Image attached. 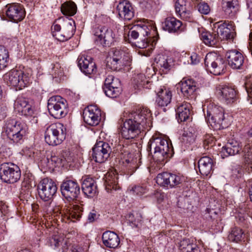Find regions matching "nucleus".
Masks as SVG:
<instances>
[{
	"label": "nucleus",
	"instance_id": "nucleus-1",
	"mask_svg": "<svg viewBox=\"0 0 252 252\" xmlns=\"http://www.w3.org/2000/svg\"><path fill=\"white\" fill-rule=\"evenodd\" d=\"M151 120V111L148 108L139 109L124 122L121 130L122 136L126 139L135 138L142 131L150 129Z\"/></svg>",
	"mask_w": 252,
	"mask_h": 252
},
{
	"label": "nucleus",
	"instance_id": "nucleus-2",
	"mask_svg": "<svg viewBox=\"0 0 252 252\" xmlns=\"http://www.w3.org/2000/svg\"><path fill=\"white\" fill-rule=\"evenodd\" d=\"M148 148L154 152V158L159 161L163 160L168 154L172 155L173 150L171 143L162 137H152L148 143Z\"/></svg>",
	"mask_w": 252,
	"mask_h": 252
},
{
	"label": "nucleus",
	"instance_id": "nucleus-3",
	"mask_svg": "<svg viewBox=\"0 0 252 252\" xmlns=\"http://www.w3.org/2000/svg\"><path fill=\"white\" fill-rule=\"evenodd\" d=\"M66 128L60 123H56L48 126L45 132V142L49 145L61 144L65 139Z\"/></svg>",
	"mask_w": 252,
	"mask_h": 252
},
{
	"label": "nucleus",
	"instance_id": "nucleus-4",
	"mask_svg": "<svg viewBox=\"0 0 252 252\" xmlns=\"http://www.w3.org/2000/svg\"><path fill=\"white\" fill-rule=\"evenodd\" d=\"M26 130L24 124L15 119H9L6 121L2 132L14 142H18L25 135Z\"/></svg>",
	"mask_w": 252,
	"mask_h": 252
},
{
	"label": "nucleus",
	"instance_id": "nucleus-5",
	"mask_svg": "<svg viewBox=\"0 0 252 252\" xmlns=\"http://www.w3.org/2000/svg\"><path fill=\"white\" fill-rule=\"evenodd\" d=\"M31 76L28 72L21 70L13 69L6 73L4 78L9 86L22 90L30 83Z\"/></svg>",
	"mask_w": 252,
	"mask_h": 252
},
{
	"label": "nucleus",
	"instance_id": "nucleus-6",
	"mask_svg": "<svg viewBox=\"0 0 252 252\" xmlns=\"http://www.w3.org/2000/svg\"><path fill=\"white\" fill-rule=\"evenodd\" d=\"M206 119L214 129H220L224 126V111L222 107L214 103H210L207 107Z\"/></svg>",
	"mask_w": 252,
	"mask_h": 252
},
{
	"label": "nucleus",
	"instance_id": "nucleus-7",
	"mask_svg": "<svg viewBox=\"0 0 252 252\" xmlns=\"http://www.w3.org/2000/svg\"><path fill=\"white\" fill-rule=\"evenodd\" d=\"M47 106L49 114L55 119L63 118L68 113L66 100L59 95L51 97L48 99Z\"/></svg>",
	"mask_w": 252,
	"mask_h": 252
},
{
	"label": "nucleus",
	"instance_id": "nucleus-8",
	"mask_svg": "<svg viewBox=\"0 0 252 252\" xmlns=\"http://www.w3.org/2000/svg\"><path fill=\"white\" fill-rule=\"evenodd\" d=\"M93 34L95 42L103 46H111L117 41L118 37L111 29L104 26L96 27L93 30Z\"/></svg>",
	"mask_w": 252,
	"mask_h": 252
},
{
	"label": "nucleus",
	"instance_id": "nucleus-9",
	"mask_svg": "<svg viewBox=\"0 0 252 252\" xmlns=\"http://www.w3.org/2000/svg\"><path fill=\"white\" fill-rule=\"evenodd\" d=\"M204 64L206 69L215 75L222 74L225 68L224 60L215 52H210L206 54Z\"/></svg>",
	"mask_w": 252,
	"mask_h": 252
},
{
	"label": "nucleus",
	"instance_id": "nucleus-10",
	"mask_svg": "<svg viewBox=\"0 0 252 252\" xmlns=\"http://www.w3.org/2000/svg\"><path fill=\"white\" fill-rule=\"evenodd\" d=\"M0 179L5 183L13 184L21 177L19 167L12 163H3L0 166Z\"/></svg>",
	"mask_w": 252,
	"mask_h": 252
},
{
	"label": "nucleus",
	"instance_id": "nucleus-11",
	"mask_svg": "<svg viewBox=\"0 0 252 252\" xmlns=\"http://www.w3.org/2000/svg\"><path fill=\"white\" fill-rule=\"evenodd\" d=\"M184 181V177L180 174L169 172L159 173L156 178L157 183L161 187L171 189L181 184Z\"/></svg>",
	"mask_w": 252,
	"mask_h": 252
},
{
	"label": "nucleus",
	"instance_id": "nucleus-12",
	"mask_svg": "<svg viewBox=\"0 0 252 252\" xmlns=\"http://www.w3.org/2000/svg\"><path fill=\"white\" fill-rule=\"evenodd\" d=\"M57 190V187L55 182L48 178L42 179L38 185L39 197L45 201L52 199Z\"/></svg>",
	"mask_w": 252,
	"mask_h": 252
},
{
	"label": "nucleus",
	"instance_id": "nucleus-13",
	"mask_svg": "<svg viewBox=\"0 0 252 252\" xmlns=\"http://www.w3.org/2000/svg\"><path fill=\"white\" fill-rule=\"evenodd\" d=\"M103 91L107 96L111 98L117 97L122 91L120 81L113 75H108L105 80Z\"/></svg>",
	"mask_w": 252,
	"mask_h": 252
},
{
	"label": "nucleus",
	"instance_id": "nucleus-14",
	"mask_svg": "<svg viewBox=\"0 0 252 252\" xmlns=\"http://www.w3.org/2000/svg\"><path fill=\"white\" fill-rule=\"evenodd\" d=\"M111 148L109 144L103 141H97L93 148L92 156L99 163L104 162L110 156Z\"/></svg>",
	"mask_w": 252,
	"mask_h": 252
},
{
	"label": "nucleus",
	"instance_id": "nucleus-15",
	"mask_svg": "<svg viewBox=\"0 0 252 252\" xmlns=\"http://www.w3.org/2000/svg\"><path fill=\"white\" fill-rule=\"evenodd\" d=\"M61 190L62 195L67 199H75L80 192V187L75 180L64 181L61 185Z\"/></svg>",
	"mask_w": 252,
	"mask_h": 252
},
{
	"label": "nucleus",
	"instance_id": "nucleus-16",
	"mask_svg": "<svg viewBox=\"0 0 252 252\" xmlns=\"http://www.w3.org/2000/svg\"><path fill=\"white\" fill-rule=\"evenodd\" d=\"M83 117L84 122L89 125H97L101 119V111L95 105H90L83 111Z\"/></svg>",
	"mask_w": 252,
	"mask_h": 252
},
{
	"label": "nucleus",
	"instance_id": "nucleus-17",
	"mask_svg": "<svg viewBox=\"0 0 252 252\" xmlns=\"http://www.w3.org/2000/svg\"><path fill=\"white\" fill-rule=\"evenodd\" d=\"M175 8L177 16L182 19L187 21L193 20L192 7L187 0H177Z\"/></svg>",
	"mask_w": 252,
	"mask_h": 252
},
{
	"label": "nucleus",
	"instance_id": "nucleus-18",
	"mask_svg": "<svg viewBox=\"0 0 252 252\" xmlns=\"http://www.w3.org/2000/svg\"><path fill=\"white\" fill-rule=\"evenodd\" d=\"M6 14L7 17L14 22L22 21L25 16V9L19 3H12L6 5Z\"/></svg>",
	"mask_w": 252,
	"mask_h": 252
},
{
	"label": "nucleus",
	"instance_id": "nucleus-19",
	"mask_svg": "<svg viewBox=\"0 0 252 252\" xmlns=\"http://www.w3.org/2000/svg\"><path fill=\"white\" fill-rule=\"evenodd\" d=\"M218 95L227 103H232L237 97V92L233 87L220 85L217 89Z\"/></svg>",
	"mask_w": 252,
	"mask_h": 252
},
{
	"label": "nucleus",
	"instance_id": "nucleus-20",
	"mask_svg": "<svg viewBox=\"0 0 252 252\" xmlns=\"http://www.w3.org/2000/svg\"><path fill=\"white\" fill-rule=\"evenodd\" d=\"M226 57L228 65L232 69L242 68L244 63V57L240 52L236 50L228 51L226 53Z\"/></svg>",
	"mask_w": 252,
	"mask_h": 252
},
{
	"label": "nucleus",
	"instance_id": "nucleus-21",
	"mask_svg": "<svg viewBox=\"0 0 252 252\" xmlns=\"http://www.w3.org/2000/svg\"><path fill=\"white\" fill-rule=\"evenodd\" d=\"M215 25L218 27L217 33H216L218 34V37L220 35L223 39L233 38L235 29L232 22L228 21H220L216 23Z\"/></svg>",
	"mask_w": 252,
	"mask_h": 252
},
{
	"label": "nucleus",
	"instance_id": "nucleus-22",
	"mask_svg": "<svg viewBox=\"0 0 252 252\" xmlns=\"http://www.w3.org/2000/svg\"><path fill=\"white\" fill-rule=\"evenodd\" d=\"M14 109L19 115L25 116H31L33 114L32 106L25 97H18L14 103Z\"/></svg>",
	"mask_w": 252,
	"mask_h": 252
},
{
	"label": "nucleus",
	"instance_id": "nucleus-23",
	"mask_svg": "<svg viewBox=\"0 0 252 252\" xmlns=\"http://www.w3.org/2000/svg\"><path fill=\"white\" fill-rule=\"evenodd\" d=\"M119 17L125 20L129 21L134 16V10L131 4L127 0L119 2L117 6Z\"/></svg>",
	"mask_w": 252,
	"mask_h": 252
},
{
	"label": "nucleus",
	"instance_id": "nucleus-24",
	"mask_svg": "<svg viewBox=\"0 0 252 252\" xmlns=\"http://www.w3.org/2000/svg\"><path fill=\"white\" fill-rule=\"evenodd\" d=\"M78 64L81 71L85 74H92L96 72V64L93 59L90 56H79L78 59Z\"/></svg>",
	"mask_w": 252,
	"mask_h": 252
},
{
	"label": "nucleus",
	"instance_id": "nucleus-25",
	"mask_svg": "<svg viewBox=\"0 0 252 252\" xmlns=\"http://www.w3.org/2000/svg\"><path fill=\"white\" fill-rule=\"evenodd\" d=\"M63 35L58 34L61 42H64L69 39L74 34L76 27L75 22L73 20H66L60 23Z\"/></svg>",
	"mask_w": 252,
	"mask_h": 252
},
{
	"label": "nucleus",
	"instance_id": "nucleus-26",
	"mask_svg": "<svg viewBox=\"0 0 252 252\" xmlns=\"http://www.w3.org/2000/svg\"><path fill=\"white\" fill-rule=\"evenodd\" d=\"M118 174L115 169L109 170L105 176V185L108 192L113 190H117L120 189L118 184Z\"/></svg>",
	"mask_w": 252,
	"mask_h": 252
},
{
	"label": "nucleus",
	"instance_id": "nucleus-27",
	"mask_svg": "<svg viewBox=\"0 0 252 252\" xmlns=\"http://www.w3.org/2000/svg\"><path fill=\"white\" fill-rule=\"evenodd\" d=\"M191 106L186 101L178 103L176 105V117L179 122L186 121L191 113Z\"/></svg>",
	"mask_w": 252,
	"mask_h": 252
},
{
	"label": "nucleus",
	"instance_id": "nucleus-28",
	"mask_svg": "<svg viewBox=\"0 0 252 252\" xmlns=\"http://www.w3.org/2000/svg\"><path fill=\"white\" fill-rule=\"evenodd\" d=\"M148 27L146 25L140 26L139 25L134 26L129 30L127 33V37L125 36V38L128 42H133L137 39L139 35L143 36H148L149 31Z\"/></svg>",
	"mask_w": 252,
	"mask_h": 252
},
{
	"label": "nucleus",
	"instance_id": "nucleus-29",
	"mask_svg": "<svg viewBox=\"0 0 252 252\" xmlns=\"http://www.w3.org/2000/svg\"><path fill=\"white\" fill-rule=\"evenodd\" d=\"M222 10L226 17H234L239 10L238 0H222Z\"/></svg>",
	"mask_w": 252,
	"mask_h": 252
},
{
	"label": "nucleus",
	"instance_id": "nucleus-30",
	"mask_svg": "<svg viewBox=\"0 0 252 252\" xmlns=\"http://www.w3.org/2000/svg\"><path fill=\"white\" fill-rule=\"evenodd\" d=\"M155 61L157 66L166 71L169 70L174 66L175 61L172 55H166L162 54L158 55Z\"/></svg>",
	"mask_w": 252,
	"mask_h": 252
},
{
	"label": "nucleus",
	"instance_id": "nucleus-31",
	"mask_svg": "<svg viewBox=\"0 0 252 252\" xmlns=\"http://www.w3.org/2000/svg\"><path fill=\"white\" fill-rule=\"evenodd\" d=\"M102 240L104 246L111 249L118 248L120 243L119 236L111 231L104 232L102 235Z\"/></svg>",
	"mask_w": 252,
	"mask_h": 252
},
{
	"label": "nucleus",
	"instance_id": "nucleus-32",
	"mask_svg": "<svg viewBox=\"0 0 252 252\" xmlns=\"http://www.w3.org/2000/svg\"><path fill=\"white\" fill-rule=\"evenodd\" d=\"M181 91L187 98L194 95L196 90V83L191 79L183 78L180 82Z\"/></svg>",
	"mask_w": 252,
	"mask_h": 252
},
{
	"label": "nucleus",
	"instance_id": "nucleus-33",
	"mask_svg": "<svg viewBox=\"0 0 252 252\" xmlns=\"http://www.w3.org/2000/svg\"><path fill=\"white\" fill-rule=\"evenodd\" d=\"M172 97V94L170 90L161 88L157 93L156 102L158 106L165 107L171 103Z\"/></svg>",
	"mask_w": 252,
	"mask_h": 252
},
{
	"label": "nucleus",
	"instance_id": "nucleus-34",
	"mask_svg": "<svg viewBox=\"0 0 252 252\" xmlns=\"http://www.w3.org/2000/svg\"><path fill=\"white\" fill-rule=\"evenodd\" d=\"M241 150V147L238 142L232 140L231 142L222 147L220 152V156L222 158L227 157L229 156H233L238 154Z\"/></svg>",
	"mask_w": 252,
	"mask_h": 252
},
{
	"label": "nucleus",
	"instance_id": "nucleus-35",
	"mask_svg": "<svg viewBox=\"0 0 252 252\" xmlns=\"http://www.w3.org/2000/svg\"><path fill=\"white\" fill-rule=\"evenodd\" d=\"M82 189L84 194L90 197L94 196L97 192L96 182L90 177H87L83 180Z\"/></svg>",
	"mask_w": 252,
	"mask_h": 252
},
{
	"label": "nucleus",
	"instance_id": "nucleus-36",
	"mask_svg": "<svg viewBox=\"0 0 252 252\" xmlns=\"http://www.w3.org/2000/svg\"><path fill=\"white\" fill-rule=\"evenodd\" d=\"M214 162L208 156L202 157L198 161V167L200 174L204 176L209 175L212 171Z\"/></svg>",
	"mask_w": 252,
	"mask_h": 252
},
{
	"label": "nucleus",
	"instance_id": "nucleus-37",
	"mask_svg": "<svg viewBox=\"0 0 252 252\" xmlns=\"http://www.w3.org/2000/svg\"><path fill=\"white\" fill-rule=\"evenodd\" d=\"M182 23L173 17H167L162 23V28L169 32H175L180 30Z\"/></svg>",
	"mask_w": 252,
	"mask_h": 252
},
{
	"label": "nucleus",
	"instance_id": "nucleus-38",
	"mask_svg": "<svg viewBox=\"0 0 252 252\" xmlns=\"http://www.w3.org/2000/svg\"><path fill=\"white\" fill-rule=\"evenodd\" d=\"M178 246L182 252H201L196 244L189 238H184L181 240Z\"/></svg>",
	"mask_w": 252,
	"mask_h": 252
},
{
	"label": "nucleus",
	"instance_id": "nucleus-39",
	"mask_svg": "<svg viewBox=\"0 0 252 252\" xmlns=\"http://www.w3.org/2000/svg\"><path fill=\"white\" fill-rule=\"evenodd\" d=\"M203 42L209 46H213L218 42V34L215 32H203L200 35Z\"/></svg>",
	"mask_w": 252,
	"mask_h": 252
},
{
	"label": "nucleus",
	"instance_id": "nucleus-40",
	"mask_svg": "<svg viewBox=\"0 0 252 252\" xmlns=\"http://www.w3.org/2000/svg\"><path fill=\"white\" fill-rule=\"evenodd\" d=\"M82 215V208L78 205H75L66 210V212L64 214V217L74 222L76 220H79Z\"/></svg>",
	"mask_w": 252,
	"mask_h": 252
},
{
	"label": "nucleus",
	"instance_id": "nucleus-41",
	"mask_svg": "<svg viewBox=\"0 0 252 252\" xmlns=\"http://www.w3.org/2000/svg\"><path fill=\"white\" fill-rule=\"evenodd\" d=\"M61 11L63 15L72 16L75 15L77 11V6L72 1H66L63 3L61 7Z\"/></svg>",
	"mask_w": 252,
	"mask_h": 252
},
{
	"label": "nucleus",
	"instance_id": "nucleus-42",
	"mask_svg": "<svg viewBox=\"0 0 252 252\" xmlns=\"http://www.w3.org/2000/svg\"><path fill=\"white\" fill-rule=\"evenodd\" d=\"M135 89L141 90L142 88L150 89L151 83L147 80L146 76L143 74H138L135 79Z\"/></svg>",
	"mask_w": 252,
	"mask_h": 252
},
{
	"label": "nucleus",
	"instance_id": "nucleus-43",
	"mask_svg": "<svg viewBox=\"0 0 252 252\" xmlns=\"http://www.w3.org/2000/svg\"><path fill=\"white\" fill-rule=\"evenodd\" d=\"M244 232L239 227H234L232 229L228 236V240L233 242H239L244 239Z\"/></svg>",
	"mask_w": 252,
	"mask_h": 252
},
{
	"label": "nucleus",
	"instance_id": "nucleus-44",
	"mask_svg": "<svg viewBox=\"0 0 252 252\" xmlns=\"http://www.w3.org/2000/svg\"><path fill=\"white\" fill-rule=\"evenodd\" d=\"M245 163L252 171V144L246 145L243 149Z\"/></svg>",
	"mask_w": 252,
	"mask_h": 252
},
{
	"label": "nucleus",
	"instance_id": "nucleus-45",
	"mask_svg": "<svg viewBox=\"0 0 252 252\" xmlns=\"http://www.w3.org/2000/svg\"><path fill=\"white\" fill-rule=\"evenodd\" d=\"M9 54L5 47L0 45V70L4 69L7 65Z\"/></svg>",
	"mask_w": 252,
	"mask_h": 252
},
{
	"label": "nucleus",
	"instance_id": "nucleus-46",
	"mask_svg": "<svg viewBox=\"0 0 252 252\" xmlns=\"http://www.w3.org/2000/svg\"><path fill=\"white\" fill-rule=\"evenodd\" d=\"M62 22V18L56 20L53 23L51 30L52 34L53 37H54L57 40L60 41V39L58 38V34L63 35V28L60 24Z\"/></svg>",
	"mask_w": 252,
	"mask_h": 252
},
{
	"label": "nucleus",
	"instance_id": "nucleus-47",
	"mask_svg": "<svg viewBox=\"0 0 252 252\" xmlns=\"http://www.w3.org/2000/svg\"><path fill=\"white\" fill-rule=\"evenodd\" d=\"M127 64L125 60L120 61H107V66L111 69L114 71L121 70Z\"/></svg>",
	"mask_w": 252,
	"mask_h": 252
},
{
	"label": "nucleus",
	"instance_id": "nucleus-48",
	"mask_svg": "<svg viewBox=\"0 0 252 252\" xmlns=\"http://www.w3.org/2000/svg\"><path fill=\"white\" fill-rule=\"evenodd\" d=\"M136 162V158H132L131 155L122 159V162L124 166L127 167L129 170H132V171L135 170L137 168Z\"/></svg>",
	"mask_w": 252,
	"mask_h": 252
},
{
	"label": "nucleus",
	"instance_id": "nucleus-49",
	"mask_svg": "<svg viewBox=\"0 0 252 252\" xmlns=\"http://www.w3.org/2000/svg\"><path fill=\"white\" fill-rule=\"evenodd\" d=\"M60 156L61 157L63 166H65L68 163H70L73 161V155L68 150L63 151Z\"/></svg>",
	"mask_w": 252,
	"mask_h": 252
},
{
	"label": "nucleus",
	"instance_id": "nucleus-50",
	"mask_svg": "<svg viewBox=\"0 0 252 252\" xmlns=\"http://www.w3.org/2000/svg\"><path fill=\"white\" fill-rule=\"evenodd\" d=\"M130 191L132 192L133 194L141 196L147 192L148 189L145 185H137L132 187Z\"/></svg>",
	"mask_w": 252,
	"mask_h": 252
},
{
	"label": "nucleus",
	"instance_id": "nucleus-51",
	"mask_svg": "<svg viewBox=\"0 0 252 252\" xmlns=\"http://www.w3.org/2000/svg\"><path fill=\"white\" fill-rule=\"evenodd\" d=\"M128 220L134 226H137L139 223L142 221V218L138 213H135V214H130L128 216Z\"/></svg>",
	"mask_w": 252,
	"mask_h": 252
},
{
	"label": "nucleus",
	"instance_id": "nucleus-52",
	"mask_svg": "<svg viewBox=\"0 0 252 252\" xmlns=\"http://www.w3.org/2000/svg\"><path fill=\"white\" fill-rule=\"evenodd\" d=\"M125 53L122 51L115 49L113 51L112 57L109 58L108 61H120L125 60Z\"/></svg>",
	"mask_w": 252,
	"mask_h": 252
},
{
	"label": "nucleus",
	"instance_id": "nucleus-53",
	"mask_svg": "<svg viewBox=\"0 0 252 252\" xmlns=\"http://www.w3.org/2000/svg\"><path fill=\"white\" fill-rule=\"evenodd\" d=\"M197 9L200 13L204 15L209 14L210 11L209 5L205 2H201L198 3L197 5Z\"/></svg>",
	"mask_w": 252,
	"mask_h": 252
},
{
	"label": "nucleus",
	"instance_id": "nucleus-54",
	"mask_svg": "<svg viewBox=\"0 0 252 252\" xmlns=\"http://www.w3.org/2000/svg\"><path fill=\"white\" fill-rule=\"evenodd\" d=\"M48 162H51V164L55 167L63 166L61 156L60 157L56 156H51L50 160H49Z\"/></svg>",
	"mask_w": 252,
	"mask_h": 252
},
{
	"label": "nucleus",
	"instance_id": "nucleus-55",
	"mask_svg": "<svg viewBox=\"0 0 252 252\" xmlns=\"http://www.w3.org/2000/svg\"><path fill=\"white\" fill-rule=\"evenodd\" d=\"M52 75L55 78L59 77L62 75L63 69L61 68L59 63H57L56 64H54L52 68Z\"/></svg>",
	"mask_w": 252,
	"mask_h": 252
},
{
	"label": "nucleus",
	"instance_id": "nucleus-56",
	"mask_svg": "<svg viewBox=\"0 0 252 252\" xmlns=\"http://www.w3.org/2000/svg\"><path fill=\"white\" fill-rule=\"evenodd\" d=\"M245 88L248 96L252 98V77L247 79L245 83Z\"/></svg>",
	"mask_w": 252,
	"mask_h": 252
},
{
	"label": "nucleus",
	"instance_id": "nucleus-57",
	"mask_svg": "<svg viewBox=\"0 0 252 252\" xmlns=\"http://www.w3.org/2000/svg\"><path fill=\"white\" fill-rule=\"evenodd\" d=\"M135 46L139 48H146L149 46L148 37H145L140 41L135 42Z\"/></svg>",
	"mask_w": 252,
	"mask_h": 252
},
{
	"label": "nucleus",
	"instance_id": "nucleus-58",
	"mask_svg": "<svg viewBox=\"0 0 252 252\" xmlns=\"http://www.w3.org/2000/svg\"><path fill=\"white\" fill-rule=\"evenodd\" d=\"M61 240V238L59 235H55L53 236L49 240L51 246L58 247L59 246Z\"/></svg>",
	"mask_w": 252,
	"mask_h": 252
},
{
	"label": "nucleus",
	"instance_id": "nucleus-59",
	"mask_svg": "<svg viewBox=\"0 0 252 252\" xmlns=\"http://www.w3.org/2000/svg\"><path fill=\"white\" fill-rule=\"evenodd\" d=\"M7 108L5 104L0 105V121L4 119L7 115Z\"/></svg>",
	"mask_w": 252,
	"mask_h": 252
},
{
	"label": "nucleus",
	"instance_id": "nucleus-60",
	"mask_svg": "<svg viewBox=\"0 0 252 252\" xmlns=\"http://www.w3.org/2000/svg\"><path fill=\"white\" fill-rule=\"evenodd\" d=\"M190 59L191 60V63L192 64H198L201 60V58L196 53H193L190 57Z\"/></svg>",
	"mask_w": 252,
	"mask_h": 252
},
{
	"label": "nucleus",
	"instance_id": "nucleus-61",
	"mask_svg": "<svg viewBox=\"0 0 252 252\" xmlns=\"http://www.w3.org/2000/svg\"><path fill=\"white\" fill-rule=\"evenodd\" d=\"M215 138L211 134H206L204 137V143L205 145H209L214 143Z\"/></svg>",
	"mask_w": 252,
	"mask_h": 252
},
{
	"label": "nucleus",
	"instance_id": "nucleus-62",
	"mask_svg": "<svg viewBox=\"0 0 252 252\" xmlns=\"http://www.w3.org/2000/svg\"><path fill=\"white\" fill-rule=\"evenodd\" d=\"M53 215L54 217H59V218L61 217V220L63 219V214L61 211V209L59 206H56L55 208L53 209Z\"/></svg>",
	"mask_w": 252,
	"mask_h": 252
},
{
	"label": "nucleus",
	"instance_id": "nucleus-63",
	"mask_svg": "<svg viewBox=\"0 0 252 252\" xmlns=\"http://www.w3.org/2000/svg\"><path fill=\"white\" fill-rule=\"evenodd\" d=\"M96 212L94 210H92L90 212L88 216V219L90 222H93L96 218Z\"/></svg>",
	"mask_w": 252,
	"mask_h": 252
},
{
	"label": "nucleus",
	"instance_id": "nucleus-64",
	"mask_svg": "<svg viewBox=\"0 0 252 252\" xmlns=\"http://www.w3.org/2000/svg\"><path fill=\"white\" fill-rule=\"evenodd\" d=\"M71 252H85L83 247L79 245H74L72 247Z\"/></svg>",
	"mask_w": 252,
	"mask_h": 252
}]
</instances>
